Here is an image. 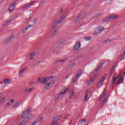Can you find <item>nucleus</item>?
I'll use <instances>...</instances> for the list:
<instances>
[{
  "mask_svg": "<svg viewBox=\"0 0 125 125\" xmlns=\"http://www.w3.org/2000/svg\"><path fill=\"white\" fill-rule=\"evenodd\" d=\"M87 97H88V92L86 91L85 93V96L83 100L84 101H86V100H87Z\"/></svg>",
  "mask_w": 125,
  "mask_h": 125,
  "instance_id": "5701e85b",
  "label": "nucleus"
},
{
  "mask_svg": "<svg viewBox=\"0 0 125 125\" xmlns=\"http://www.w3.org/2000/svg\"><path fill=\"white\" fill-rule=\"evenodd\" d=\"M0 83H1V84H2V83H1V82H0Z\"/></svg>",
  "mask_w": 125,
  "mask_h": 125,
  "instance_id": "052dcab7",
  "label": "nucleus"
},
{
  "mask_svg": "<svg viewBox=\"0 0 125 125\" xmlns=\"http://www.w3.org/2000/svg\"><path fill=\"white\" fill-rule=\"evenodd\" d=\"M106 75L105 76H104V77L101 78V79L100 80V81L98 82V85H102V83H104V82L105 81V80H106Z\"/></svg>",
  "mask_w": 125,
  "mask_h": 125,
  "instance_id": "1a4fd4ad",
  "label": "nucleus"
},
{
  "mask_svg": "<svg viewBox=\"0 0 125 125\" xmlns=\"http://www.w3.org/2000/svg\"><path fill=\"white\" fill-rule=\"evenodd\" d=\"M90 39H91L90 37H84V40H85V41H86V42H87V41H89L90 40Z\"/></svg>",
  "mask_w": 125,
  "mask_h": 125,
  "instance_id": "f704fd0d",
  "label": "nucleus"
},
{
  "mask_svg": "<svg viewBox=\"0 0 125 125\" xmlns=\"http://www.w3.org/2000/svg\"><path fill=\"white\" fill-rule=\"evenodd\" d=\"M83 123H85V120L82 119L80 121V125H82Z\"/></svg>",
  "mask_w": 125,
  "mask_h": 125,
  "instance_id": "4c0bfd02",
  "label": "nucleus"
},
{
  "mask_svg": "<svg viewBox=\"0 0 125 125\" xmlns=\"http://www.w3.org/2000/svg\"><path fill=\"white\" fill-rule=\"evenodd\" d=\"M65 42L64 39H61L60 41L58 42L57 46H60V44H63Z\"/></svg>",
  "mask_w": 125,
  "mask_h": 125,
  "instance_id": "4468645a",
  "label": "nucleus"
},
{
  "mask_svg": "<svg viewBox=\"0 0 125 125\" xmlns=\"http://www.w3.org/2000/svg\"><path fill=\"white\" fill-rule=\"evenodd\" d=\"M106 92H107V90H106V89H104V91L103 92V94H104V95H105L106 94Z\"/></svg>",
  "mask_w": 125,
  "mask_h": 125,
  "instance_id": "de8ad7c7",
  "label": "nucleus"
},
{
  "mask_svg": "<svg viewBox=\"0 0 125 125\" xmlns=\"http://www.w3.org/2000/svg\"><path fill=\"white\" fill-rule=\"evenodd\" d=\"M46 85L47 87H44V89H47V87H50V85H51L50 84V83H48L46 84Z\"/></svg>",
  "mask_w": 125,
  "mask_h": 125,
  "instance_id": "e433bc0d",
  "label": "nucleus"
},
{
  "mask_svg": "<svg viewBox=\"0 0 125 125\" xmlns=\"http://www.w3.org/2000/svg\"><path fill=\"white\" fill-rule=\"evenodd\" d=\"M80 47H81V42H78L75 44V46L74 47L73 50H75V51L79 50Z\"/></svg>",
  "mask_w": 125,
  "mask_h": 125,
  "instance_id": "6e6552de",
  "label": "nucleus"
},
{
  "mask_svg": "<svg viewBox=\"0 0 125 125\" xmlns=\"http://www.w3.org/2000/svg\"><path fill=\"white\" fill-rule=\"evenodd\" d=\"M42 117H40L39 118H38L36 121L35 122L37 123V124H39V123H40V122H42Z\"/></svg>",
  "mask_w": 125,
  "mask_h": 125,
  "instance_id": "cd10ccee",
  "label": "nucleus"
},
{
  "mask_svg": "<svg viewBox=\"0 0 125 125\" xmlns=\"http://www.w3.org/2000/svg\"><path fill=\"white\" fill-rule=\"evenodd\" d=\"M16 19H17V16H13L11 17V18L10 19V20L8 21V23H11V22H12V21H13Z\"/></svg>",
  "mask_w": 125,
  "mask_h": 125,
  "instance_id": "dca6fc26",
  "label": "nucleus"
},
{
  "mask_svg": "<svg viewBox=\"0 0 125 125\" xmlns=\"http://www.w3.org/2000/svg\"><path fill=\"white\" fill-rule=\"evenodd\" d=\"M29 19H31V16H29L28 18H26V20H29Z\"/></svg>",
  "mask_w": 125,
  "mask_h": 125,
  "instance_id": "3c124183",
  "label": "nucleus"
},
{
  "mask_svg": "<svg viewBox=\"0 0 125 125\" xmlns=\"http://www.w3.org/2000/svg\"><path fill=\"white\" fill-rule=\"evenodd\" d=\"M33 22H34V23H36V22H37V19H35Z\"/></svg>",
  "mask_w": 125,
  "mask_h": 125,
  "instance_id": "864d4df0",
  "label": "nucleus"
},
{
  "mask_svg": "<svg viewBox=\"0 0 125 125\" xmlns=\"http://www.w3.org/2000/svg\"><path fill=\"white\" fill-rule=\"evenodd\" d=\"M30 6H32V4H31V3H27L25 5H24L22 8L23 9H25V8L27 9V8H30Z\"/></svg>",
  "mask_w": 125,
  "mask_h": 125,
  "instance_id": "2eb2a0df",
  "label": "nucleus"
},
{
  "mask_svg": "<svg viewBox=\"0 0 125 125\" xmlns=\"http://www.w3.org/2000/svg\"><path fill=\"white\" fill-rule=\"evenodd\" d=\"M106 102H107V99H106V98L104 99L102 102V103L103 104H105V103H106Z\"/></svg>",
  "mask_w": 125,
  "mask_h": 125,
  "instance_id": "37998d69",
  "label": "nucleus"
},
{
  "mask_svg": "<svg viewBox=\"0 0 125 125\" xmlns=\"http://www.w3.org/2000/svg\"><path fill=\"white\" fill-rule=\"evenodd\" d=\"M80 58H81V56H79L77 57H75L74 58V61H77V60H79V59H80Z\"/></svg>",
  "mask_w": 125,
  "mask_h": 125,
  "instance_id": "473e14b6",
  "label": "nucleus"
},
{
  "mask_svg": "<svg viewBox=\"0 0 125 125\" xmlns=\"http://www.w3.org/2000/svg\"><path fill=\"white\" fill-rule=\"evenodd\" d=\"M61 117H62V115L57 116L55 117V119H54L52 122H51V125H59V123H58V122L60 120Z\"/></svg>",
  "mask_w": 125,
  "mask_h": 125,
  "instance_id": "7ed1b4c3",
  "label": "nucleus"
},
{
  "mask_svg": "<svg viewBox=\"0 0 125 125\" xmlns=\"http://www.w3.org/2000/svg\"><path fill=\"white\" fill-rule=\"evenodd\" d=\"M26 70H27V66H25L24 68L21 69L19 72L20 76H22L24 72H25Z\"/></svg>",
  "mask_w": 125,
  "mask_h": 125,
  "instance_id": "ddd939ff",
  "label": "nucleus"
},
{
  "mask_svg": "<svg viewBox=\"0 0 125 125\" xmlns=\"http://www.w3.org/2000/svg\"><path fill=\"white\" fill-rule=\"evenodd\" d=\"M111 40L107 39L106 40H104L103 41V43H108V42H111Z\"/></svg>",
  "mask_w": 125,
  "mask_h": 125,
  "instance_id": "393cba45",
  "label": "nucleus"
},
{
  "mask_svg": "<svg viewBox=\"0 0 125 125\" xmlns=\"http://www.w3.org/2000/svg\"><path fill=\"white\" fill-rule=\"evenodd\" d=\"M123 79V76H121V77L120 78V79L117 81V83H116L117 84H119L120 83H122Z\"/></svg>",
  "mask_w": 125,
  "mask_h": 125,
  "instance_id": "412c9836",
  "label": "nucleus"
},
{
  "mask_svg": "<svg viewBox=\"0 0 125 125\" xmlns=\"http://www.w3.org/2000/svg\"><path fill=\"white\" fill-rule=\"evenodd\" d=\"M28 29H29V27L25 28L22 31V34H24V33H26V32L28 31Z\"/></svg>",
  "mask_w": 125,
  "mask_h": 125,
  "instance_id": "7c9ffc66",
  "label": "nucleus"
},
{
  "mask_svg": "<svg viewBox=\"0 0 125 125\" xmlns=\"http://www.w3.org/2000/svg\"><path fill=\"white\" fill-rule=\"evenodd\" d=\"M35 55H36V53L33 52L32 53H31L30 56H29L30 60H33L34 56H35Z\"/></svg>",
  "mask_w": 125,
  "mask_h": 125,
  "instance_id": "a211bd4d",
  "label": "nucleus"
},
{
  "mask_svg": "<svg viewBox=\"0 0 125 125\" xmlns=\"http://www.w3.org/2000/svg\"><path fill=\"white\" fill-rule=\"evenodd\" d=\"M12 83V81L10 79H5L4 80L3 83L4 84H9V83Z\"/></svg>",
  "mask_w": 125,
  "mask_h": 125,
  "instance_id": "9b49d317",
  "label": "nucleus"
},
{
  "mask_svg": "<svg viewBox=\"0 0 125 125\" xmlns=\"http://www.w3.org/2000/svg\"><path fill=\"white\" fill-rule=\"evenodd\" d=\"M13 102H14V99H11L6 104V105L7 106H9V105H12V103H13Z\"/></svg>",
  "mask_w": 125,
  "mask_h": 125,
  "instance_id": "aec40b11",
  "label": "nucleus"
},
{
  "mask_svg": "<svg viewBox=\"0 0 125 125\" xmlns=\"http://www.w3.org/2000/svg\"><path fill=\"white\" fill-rule=\"evenodd\" d=\"M53 52L54 53H55V52H54V51H53Z\"/></svg>",
  "mask_w": 125,
  "mask_h": 125,
  "instance_id": "0e129e2a",
  "label": "nucleus"
},
{
  "mask_svg": "<svg viewBox=\"0 0 125 125\" xmlns=\"http://www.w3.org/2000/svg\"><path fill=\"white\" fill-rule=\"evenodd\" d=\"M60 23H61V21H57L56 23L53 25L52 29H56L57 26H58V25L60 24Z\"/></svg>",
  "mask_w": 125,
  "mask_h": 125,
  "instance_id": "9d476101",
  "label": "nucleus"
},
{
  "mask_svg": "<svg viewBox=\"0 0 125 125\" xmlns=\"http://www.w3.org/2000/svg\"><path fill=\"white\" fill-rule=\"evenodd\" d=\"M5 99V97H3L0 100V104L3 102L4 100Z\"/></svg>",
  "mask_w": 125,
  "mask_h": 125,
  "instance_id": "58836bf2",
  "label": "nucleus"
},
{
  "mask_svg": "<svg viewBox=\"0 0 125 125\" xmlns=\"http://www.w3.org/2000/svg\"><path fill=\"white\" fill-rule=\"evenodd\" d=\"M20 104V101L17 102L15 105L13 106V108H15V107H18V105Z\"/></svg>",
  "mask_w": 125,
  "mask_h": 125,
  "instance_id": "c85d7f7f",
  "label": "nucleus"
},
{
  "mask_svg": "<svg viewBox=\"0 0 125 125\" xmlns=\"http://www.w3.org/2000/svg\"><path fill=\"white\" fill-rule=\"evenodd\" d=\"M74 94H75V91H74V90H70L68 92V95L70 98H72Z\"/></svg>",
  "mask_w": 125,
  "mask_h": 125,
  "instance_id": "f8f14e48",
  "label": "nucleus"
},
{
  "mask_svg": "<svg viewBox=\"0 0 125 125\" xmlns=\"http://www.w3.org/2000/svg\"><path fill=\"white\" fill-rule=\"evenodd\" d=\"M9 23L10 22H8V21L6 22L3 24V27H6V26H8Z\"/></svg>",
  "mask_w": 125,
  "mask_h": 125,
  "instance_id": "2f4dec72",
  "label": "nucleus"
},
{
  "mask_svg": "<svg viewBox=\"0 0 125 125\" xmlns=\"http://www.w3.org/2000/svg\"><path fill=\"white\" fill-rule=\"evenodd\" d=\"M29 84L31 85V84H32V83H30Z\"/></svg>",
  "mask_w": 125,
  "mask_h": 125,
  "instance_id": "680f3d73",
  "label": "nucleus"
},
{
  "mask_svg": "<svg viewBox=\"0 0 125 125\" xmlns=\"http://www.w3.org/2000/svg\"><path fill=\"white\" fill-rule=\"evenodd\" d=\"M96 78H97V74H96L95 76H94L93 77V81H94V80H95V79H96Z\"/></svg>",
  "mask_w": 125,
  "mask_h": 125,
  "instance_id": "49530a36",
  "label": "nucleus"
},
{
  "mask_svg": "<svg viewBox=\"0 0 125 125\" xmlns=\"http://www.w3.org/2000/svg\"><path fill=\"white\" fill-rule=\"evenodd\" d=\"M93 82V80H92V78H91L90 80L87 82V85H90L91 84V83Z\"/></svg>",
  "mask_w": 125,
  "mask_h": 125,
  "instance_id": "bb28decb",
  "label": "nucleus"
},
{
  "mask_svg": "<svg viewBox=\"0 0 125 125\" xmlns=\"http://www.w3.org/2000/svg\"><path fill=\"white\" fill-rule=\"evenodd\" d=\"M55 77L54 76H51V77H39L38 78V81H39L40 83H41L42 84H46V83H47V81L49 79H54Z\"/></svg>",
  "mask_w": 125,
  "mask_h": 125,
  "instance_id": "f257e3e1",
  "label": "nucleus"
},
{
  "mask_svg": "<svg viewBox=\"0 0 125 125\" xmlns=\"http://www.w3.org/2000/svg\"><path fill=\"white\" fill-rule=\"evenodd\" d=\"M12 39H14V36H11L9 38V39L6 40V41H5V43H9V41H11Z\"/></svg>",
  "mask_w": 125,
  "mask_h": 125,
  "instance_id": "4be33fe9",
  "label": "nucleus"
},
{
  "mask_svg": "<svg viewBox=\"0 0 125 125\" xmlns=\"http://www.w3.org/2000/svg\"><path fill=\"white\" fill-rule=\"evenodd\" d=\"M117 81V78L116 77H113V79L111 81V84H113Z\"/></svg>",
  "mask_w": 125,
  "mask_h": 125,
  "instance_id": "a878e982",
  "label": "nucleus"
},
{
  "mask_svg": "<svg viewBox=\"0 0 125 125\" xmlns=\"http://www.w3.org/2000/svg\"><path fill=\"white\" fill-rule=\"evenodd\" d=\"M16 5V3H12L8 9V11H10V12L13 11V10H14V6H15Z\"/></svg>",
  "mask_w": 125,
  "mask_h": 125,
  "instance_id": "0eeeda50",
  "label": "nucleus"
},
{
  "mask_svg": "<svg viewBox=\"0 0 125 125\" xmlns=\"http://www.w3.org/2000/svg\"><path fill=\"white\" fill-rule=\"evenodd\" d=\"M95 72H96V71H95V69L94 70H93V71L91 72V73H92V74H94V73H95Z\"/></svg>",
  "mask_w": 125,
  "mask_h": 125,
  "instance_id": "5fc2aeb1",
  "label": "nucleus"
},
{
  "mask_svg": "<svg viewBox=\"0 0 125 125\" xmlns=\"http://www.w3.org/2000/svg\"><path fill=\"white\" fill-rule=\"evenodd\" d=\"M82 74V70H78L77 73L76 74L75 77L73 78V83H76L78 80H79V78L81 77V74Z\"/></svg>",
  "mask_w": 125,
  "mask_h": 125,
  "instance_id": "423d86ee",
  "label": "nucleus"
},
{
  "mask_svg": "<svg viewBox=\"0 0 125 125\" xmlns=\"http://www.w3.org/2000/svg\"><path fill=\"white\" fill-rule=\"evenodd\" d=\"M113 74V71H110V75H112Z\"/></svg>",
  "mask_w": 125,
  "mask_h": 125,
  "instance_id": "4d7b16f0",
  "label": "nucleus"
},
{
  "mask_svg": "<svg viewBox=\"0 0 125 125\" xmlns=\"http://www.w3.org/2000/svg\"><path fill=\"white\" fill-rule=\"evenodd\" d=\"M34 89V88H30L29 89L24 90L23 91V93H27V92H31L32 91V90H33Z\"/></svg>",
  "mask_w": 125,
  "mask_h": 125,
  "instance_id": "6ab92c4d",
  "label": "nucleus"
},
{
  "mask_svg": "<svg viewBox=\"0 0 125 125\" xmlns=\"http://www.w3.org/2000/svg\"><path fill=\"white\" fill-rule=\"evenodd\" d=\"M116 77V74H113V77L115 78Z\"/></svg>",
  "mask_w": 125,
  "mask_h": 125,
  "instance_id": "13d9d810",
  "label": "nucleus"
},
{
  "mask_svg": "<svg viewBox=\"0 0 125 125\" xmlns=\"http://www.w3.org/2000/svg\"><path fill=\"white\" fill-rule=\"evenodd\" d=\"M69 76H70V75H68V76L66 77V79H68V78H69Z\"/></svg>",
  "mask_w": 125,
  "mask_h": 125,
  "instance_id": "bf43d9fd",
  "label": "nucleus"
},
{
  "mask_svg": "<svg viewBox=\"0 0 125 125\" xmlns=\"http://www.w3.org/2000/svg\"><path fill=\"white\" fill-rule=\"evenodd\" d=\"M104 30H105V28H104V27L100 26L94 30V35L96 36V35H98V34H100L101 32H103Z\"/></svg>",
  "mask_w": 125,
  "mask_h": 125,
  "instance_id": "f03ea898",
  "label": "nucleus"
},
{
  "mask_svg": "<svg viewBox=\"0 0 125 125\" xmlns=\"http://www.w3.org/2000/svg\"><path fill=\"white\" fill-rule=\"evenodd\" d=\"M116 18H118V16L110 15L109 17H107V18L103 20V22H109V21H110V20H113L114 19H116Z\"/></svg>",
  "mask_w": 125,
  "mask_h": 125,
  "instance_id": "20e7f679",
  "label": "nucleus"
},
{
  "mask_svg": "<svg viewBox=\"0 0 125 125\" xmlns=\"http://www.w3.org/2000/svg\"><path fill=\"white\" fill-rule=\"evenodd\" d=\"M103 62H102V63H104V64H105V63H107V62H108L109 60H103Z\"/></svg>",
  "mask_w": 125,
  "mask_h": 125,
  "instance_id": "79ce46f5",
  "label": "nucleus"
},
{
  "mask_svg": "<svg viewBox=\"0 0 125 125\" xmlns=\"http://www.w3.org/2000/svg\"><path fill=\"white\" fill-rule=\"evenodd\" d=\"M82 17V16H80L78 18L75 20V23H78L79 21H80V19Z\"/></svg>",
  "mask_w": 125,
  "mask_h": 125,
  "instance_id": "c9c22d12",
  "label": "nucleus"
},
{
  "mask_svg": "<svg viewBox=\"0 0 125 125\" xmlns=\"http://www.w3.org/2000/svg\"><path fill=\"white\" fill-rule=\"evenodd\" d=\"M63 19H65V16H63L61 18V19L60 20H59L58 21H62V20H63Z\"/></svg>",
  "mask_w": 125,
  "mask_h": 125,
  "instance_id": "ea45409f",
  "label": "nucleus"
},
{
  "mask_svg": "<svg viewBox=\"0 0 125 125\" xmlns=\"http://www.w3.org/2000/svg\"><path fill=\"white\" fill-rule=\"evenodd\" d=\"M103 65H104V63H101V64L99 66V67L95 69V71L96 72H97V71H99L100 69H102V67H103Z\"/></svg>",
  "mask_w": 125,
  "mask_h": 125,
  "instance_id": "f3484780",
  "label": "nucleus"
},
{
  "mask_svg": "<svg viewBox=\"0 0 125 125\" xmlns=\"http://www.w3.org/2000/svg\"><path fill=\"white\" fill-rule=\"evenodd\" d=\"M72 67H75V66H76V63L74 62L72 63L71 64Z\"/></svg>",
  "mask_w": 125,
  "mask_h": 125,
  "instance_id": "09e8293b",
  "label": "nucleus"
},
{
  "mask_svg": "<svg viewBox=\"0 0 125 125\" xmlns=\"http://www.w3.org/2000/svg\"><path fill=\"white\" fill-rule=\"evenodd\" d=\"M37 124H38L37 122L35 121L31 125H36Z\"/></svg>",
  "mask_w": 125,
  "mask_h": 125,
  "instance_id": "8fccbe9b",
  "label": "nucleus"
},
{
  "mask_svg": "<svg viewBox=\"0 0 125 125\" xmlns=\"http://www.w3.org/2000/svg\"><path fill=\"white\" fill-rule=\"evenodd\" d=\"M68 88H67L66 89H65V90H64L63 92H60L59 94H58L54 98V101H57V100H58L60 97V96H61V95H62V94H65V93L68 92Z\"/></svg>",
  "mask_w": 125,
  "mask_h": 125,
  "instance_id": "39448f33",
  "label": "nucleus"
},
{
  "mask_svg": "<svg viewBox=\"0 0 125 125\" xmlns=\"http://www.w3.org/2000/svg\"><path fill=\"white\" fill-rule=\"evenodd\" d=\"M60 13H62V11H61Z\"/></svg>",
  "mask_w": 125,
  "mask_h": 125,
  "instance_id": "e2e57ef3",
  "label": "nucleus"
},
{
  "mask_svg": "<svg viewBox=\"0 0 125 125\" xmlns=\"http://www.w3.org/2000/svg\"><path fill=\"white\" fill-rule=\"evenodd\" d=\"M105 94H103L102 93V95H101V97H100V99H102L105 96Z\"/></svg>",
  "mask_w": 125,
  "mask_h": 125,
  "instance_id": "a19ab883",
  "label": "nucleus"
},
{
  "mask_svg": "<svg viewBox=\"0 0 125 125\" xmlns=\"http://www.w3.org/2000/svg\"><path fill=\"white\" fill-rule=\"evenodd\" d=\"M55 83V81L54 80H51L49 83H50L51 85V84H53V83Z\"/></svg>",
  "mask_w": 125,
  "mask_h": 125,
  "instance_id": "c03bdc74",
  "label": "nucleus"
},
{
  "mask_svg": "<svg viewBox=\"0 0 125 125\" xmlns=\"http://www.w3.org/2000/svg\"><path fill=\"white\" fill-rule=\"evenodd\" d=\"M66 61V60L65 59H62V60H57L55 63H59V62H61L62 63H64Z\"/></svg>",
  "mask_w": 125,
  "mask_h": 125,
  "instance_id": "b1692460",
  "label": "nucleus"
},
{
  "mask_svg": "<svg viewBox=\"0 0 125 125\" xmlns=\"http://www.w3.org/2000/svg\"><path fill=\"white\" fill-rule=\"evenodd\" d=\"M55 34H56V30H54L53 31V33H51V36L54 37V36L55 35Z\"/></svg>",
  "mask_w": 125,
  "mask_h": 125,
  "instance_id": "72a5a7b5",
  "label": "nucleus"
},
{
  "mask_svg": "<svg viewBox=\"0 0 125 125\" xmlns=\"http://www.w3.org/2000/svg\"><path fill=\"white\" fill-rule=\"evenodd\" d=\"M104 105H105V104H103V103H101V105H100L101 108H102L103 107H104Z\"/></svg>",
  "mask_w": 125,
  "mask_h": 125,
  "instance_id": "a18cd8bd",
  "label": "nucleus"
},
{
  "mask_svg": "<svg viewBox=\"0 0 125 125\" xmlns=\"http://www.w3.org/2000/svg\"><path fill=\"white\" fill-rule=\"evenodd\" d=\"M39 2V0H34L33 1L30 2L31 4V5H33V4H35V3H38Z\"/></svg>",
  "mask_w": 125,
  "mask_h": 125,
  "instance_id": "c756f323",
  "label": "nucleus"
},
{
  "mask_svg": "<svg viewBox=\"0 0 125 125\" xmlns=\"http://www.w3.org/2000/svg\"><path fill=\"white\" fill-rule=\"evenodd\" d=\"M68 118V114H66L64 116V119H67Z\"/></svg>",
  "mask_w": 125,
  "mask_h": 125,
  "instance_id": "603ef678",
  "label": "nucleus"
},
{
  "mask_svg": "<svg viewBox=\"0 0 125 125\" xmlns=\"http://www.w3.org/2000/svg\"><path fill=\"white\" fill-rule=\"evenodd\" d=\"M28 28H31V27H33V26H31V25H28Z\"/></svg>",
  "mask_w": 125,
  "mask_h": 125,
  "instance_id": "6e6d98bb",
  "label": "nucleus"
}]
</instances>
